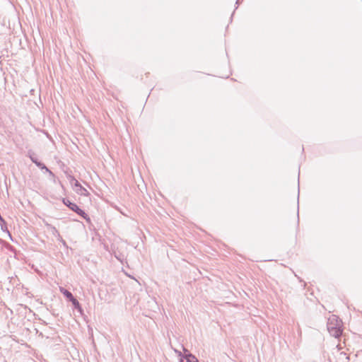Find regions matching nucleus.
Returning a JSON list of instances; mask_svg holds the SVG:
<instances>
[{
	"mask_svg": "<svg viewBox=\"0 0 362 362\" xmlns=\"http://www.w3.org/2000/svg\"><path fill=\"white\" fill-rule=\"evenodd\" d=\"M62 202L64 203V204H65L66 206H68L71 210L76 212L77 214H78L79 216H81V217L85 218L86 220H87V221L90 220L88 215L82 209H81L76 204L71 202L70 200H69L68 199H66V198H64L62 199Z\"/></svg>",
	"mask_w": 362,
	"mask_h": 362,
	"instance_id": "1",
	"label": "nucleus"
},
{
	"mask_svg": "<svg viewBox=\"0 0 362 362\" xmlns=\"http://www.w3.org/2000/svg\"><path fill=\"white\" fill-rule=\"evenodd\" d=\"M186 359L187 362H199L197 358L190 354L186 355Z\"/></svg>",
	"mask_w": 362,
	"mask_h": 362,
	"instance_id": "5",
	"label": "nucleus"
},
{
	"mask_svg": "<svg viewBox=\"0 0 362 362\" xmlns=\"http://www.w3.org/2000/svg\"><path fill=\"white\" fill-rule=\"evenodd\" d=\"M60 291L69 300H71L74 298L73 295L64 288H60Z\"/></svg>",
	"mask_w": 362,
	"mask_h": 362,
	"instance_id": "4",
	"label": "nucleus"
},
{
	"mask_svg": "<svg viewBox=\"0 0 362 362\" xmlns=\"http://www.w3.org/2000/svg\"><path fill=\"white\" fill-rule=\"evenodd\" d=\"M340 334H341V331L339 329L334 330V335L336 337H338Z\"/></svg>",
	"mask_w": 362,
	"mask_h": 362,
	"instance_id": "7",
	"label": "nucleus"
},
{
	"mask_svg": "<svg viewBox=\"0 0 362 362\" xmlns=\"http://www.w3.org/2000/svg\"><path fill=\"white\" fill-rule=\"evenodd\" d=\"M70 300L72 302L73 305L75 306L76 308L78 309L79 310H81V305L76 298H73Z\"/></svg>",
	"mask_w": 362,
	"mask_h": 362,
	"instance_id": "6",
	"label": "nucleus"
},
{
	"mask_svg": "<svg viewBox=\"0 0 362 362\" xmlns=\"http://www.w3.org/2000/svg\"><path fill=\"white\" fill-rule=\"evenodd\" d=\"M337 362H349V357L346 354L341 352L337 356Z\"/></svg>",
	"mask_w": 362,
	"mask_h": 362,
	"instance_id": "3",
	"label": "nucleus"
},
{
	"mask_svg": "<svg viewBox=\"0 0 362 362\" xmlns=\"http://www.w3.org/2000/svg\"><path fill=\"white\" fill-rule=\"evenodd\" d=\"M71 180L74 181V185L77 188L76 191L78 194L83 196H88L89 194L88 190L83 187H82L78 180H76L74 177H71Z\"/></svg>",
	"mask_w": 362,
	"mask_h": 362,
	"instance_id": "2",
	"label": "nucleus"
}]
</instances>
